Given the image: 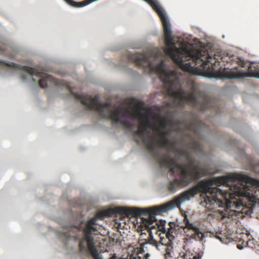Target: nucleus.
I'll use <instances>...</instances> for the list:
<instances>
[{
	"mask_svg": "<svg viewBox=\"0 0 259 259\" xmlns=\"http://www.w3.org/2000/svg\"><path fill=\"white\" fill-rule=\"evenodd\" d=\"M221 235H222V234L221 233H220V232H216L215 233V237L219 239L220 240L222 241V237L221 236Z\"/></svg>",
	"mask_w": 259,
	"mask_h": 259,
	"instance_id": "18",
	"label": "nucleus"
},
{
	"mask_svg": "<svg viewBox=\"0 0 259 259\" xmlns=\"http://www.w3.org/2000/svg\"><path fill=\"white\" fill-rule=\"evenodd\" d=\"M67 88H69V85H67Z\"/></svg>",
	"mask_w": 259,
	"mask_h": 259,
	"instance_id": "22",
	"label": "nucleus"
},
{
	"mask_svg": "<svg viewBox=\"0 0 259 259\" xmlns=\"http://www.w3.org/2000/svg\"><path fill=\"white\" fill-rule=\"evenodd\" d=\"M160 74V79L164 84V91L175 100H179L180 104L187 103L200 110L203 111L210 106L211 98L204 92L200 91L197 83L189 81L187 87L189 93L187 94L182 88L180 81L174 71H166L161 62L155 67Z\"/></svg>",
	"mask_w": 259,
	"mask_h": 259,
	"instance_id": "3",
	"label": "nucleus"
},
{
	"mask_svg": "<svg viewBox=\"0 0 259 259\" xmlns=\"http://www.w3.org/2000/svg\"><path fill=\"white\" fill-rule=\"evenodd\" d=\"M199 192L201 193L200 196L202 200L200 204L208 209H211V179H210L200 181L197 185L181 193L171 202L163 205L150 208L118 206L100 212L97 214L96 217L92 218L86 223L85 226L83 229V237L79 242V250L81 252L85 251L88 248L90 253L94 259H102L101 255L98 252L93 236V235L97 234L96 232H98L96 227V221L98 218L110 217L116 214L128 218L143 216L142 227H145L147 230H151L155 228V226L157 225L154 215L165 212L171 209L174 205L179 206L182 202L189 200L190 198L194 197Z\"/></svg>",
	"mask_w": 259,
	"mask_h": 259,
	"instance_id": "1",
	"label": "nucleus"
},
{
	"mask_svg": "<svg viewBox=\"0 0 259 259\" xmlns=\"http://www.w3.org/2000/svg\"><path fill=\"white\" fill-rule=\"evenodd\" d=\"M183 124L188 130L193 133L195 135L198 134L199 122L197 120L192 121L189 123H187L186 121H183Z\"/></svg>",
	"mask_w": 259,
	"mask_h": 259,
	"instance_id": "14",
	"label": "nucleus"
},
{
	"mask_svg": "<svg viewBox=\"0 0 259 259\" xmlns=\"http://www.w3.org/2000/svg\"><path fill=\"white\" fill-rule=\"evenodd\" d=\"M201 257H202V254L199 253H198V254L194 255L192 259H201Z\"/></svg>",
	"mask_w": 259,
	"mask_h": 259,
	"instance_id": "19",
	"label": "nucleus"
},
{
	"mask_svg": "<svg viewBox=\"0 0 259 259\" xmlns=\"http://www.w3.org/2000/svg\"><path fill=\"white\" fill-rule=\"evenodd\" d=\"M73 95L75 99L79 100L80 103L87 107V109L96 110L98 112L101 118L110 119L113 124L119 123L127 129L132 128L133 123L127 120L121 119L120 116L121 115L122 118L130 117L138 119L140 121L139 125L141 127L149 129L151 126V114L149 113L144 114L140 111L134 113L128 109H126L124 112H122L123 110L121 108L111 110L110 103L109 102L100 103L98 95L94 97L77 94H73Z\"/></svg>",
	"mask_w": 259,
	"mask_h": 259,
	"instance_id": "4",
	"label": "nucleus"
},
{
	"mask_svg": "<svg viewBox=\"0 0 259 259\" xmlns=\"http://www.w3.org/2000/svg\"><path fill=\"white\" fill-rule=\"evenodd\" d=\"M237 59L238 64L240 66H241V67H245L246 66V62H245L244 60H241L240 58H237Z\"/></svg>",
	"mask_w": 259,
	"mask_h": 259,
	"instance_id": "17",
	"label": "nucleus"
},
{
	"mask_svg": "<svg viewBox=\"0 0 259 259\" xmlns=\"http://www.w3.org/2000/svg\"><path fill=\"white\" fill-rule=\"evenodd\" d=\"M167 132H161L159 131V138H157V141L156 142V149L157 148L166 149L167 150V152L165 153H168L171 157H172L170 156V153L174 152L176 155H178L179 157H183L186 159V157L185 156L181 155L178 152L176 151V150L179 149L185 150L187 152L189 156H191L187 150L182 148H176L177 141H170L167 137Z\"/></svg>",
	"mask_w": 259,
	"mask_h": 259,
	"instance_id": "8",
	"label": "nucleus"
},
{
	"mask_svg": "<svg viewBox=\"0 0 259 259\" xmlns=\"http://www.w3.org/2000/svg\"><path fill=\"white\" fill-rule=\"evenodd\" d=\"M127 58L129 61L135 63L137 66L140 68H144L149 67L151 69H153L149 60L150 56L148 53L128 54Z\"/></svg>",
	"mask_w": 259,
	"mask_h": 259,
	"instance_id": "10",
	"label": "nucleus"
},
{
	"mask_svg": "<svg viewBox=\"0 0 259 259\" xmlns=\"http://www.w3.org/2000/svg\"><path fill=\"white\" fill-rule=\"evenodd\" d=\"M184 223L185 224V229L192 230L193 234L191 235V238L195 239V240H201L204 237V234L199 230V229L195 226L193 224L189 222V219L187 215L185 216L184 219Z\"/></svg>",
	"mask_w": 259,
	"mask_h": 259,
	"instance_id": "12",
	"label": "nucleus"
},
{
	"mask_svg": "<svg viewBox=\"0 0 259 259\" xmlns=\"http://www.w3.org/2000/svg\"><path fill=\"white\" fill-rule=\"evenodd\" d=\"M155 117L157 118V120L159 122V124L157 128L155 129L154 131V135L156 136L157 138L158 137V132H166L165 131L166 127L168 125V121L166 118L162 117L160 114H157Z\"/></svg>",
	"mask_w": 259,
	"mask_h": 259,
	"instance_id": "13",
	"label": "nucleus"
},
{
	"mask_svg": "<svg viewBox=\"0 0 259 259\" xmlns=\"http://www.w3.org/2000/svg\"><path fill=\"white\" fill-rule=\"evenodd\" d=\"M109 259H146L145 256H141L139 255V253H136L135 254H132L129 256V257L123 258L119 257L117 258V255L115 253H114L112 256Z\"/></svg>",
	"mask_w": 259,
	"mask_h": 259,
	"instance_id": "16",
	"label": "nucleus"
},
{
	"mask_svg": "<svg viewBox=\"0 0 259 259\" xmlns=\"http://www.w3.org/2000/svg\"><path fill=\"white\" fill-rule=\"evenodd\" d=\"M168 225L169 227L168 228V231L166 234L168 241L165 245L166 246V248H165L166 254L170 255L171 252L173 248L172 241L177 235V230L175 228L176 224L174 223L170 222Z\"/></svg>",
	"mask_w": 259,
	"mask_h": 259,
	"instance_id": "11",
	"label": "nucleus"
},
{
	"mask_svg": "<svg viewBox=\"0 0 259 259\" xmlns=\"http://www.w3.org/2000/svg\"><path fill=\"white\" fill-rule=\"evenodd\" d=\"M177 123H178V124H180V121H178V122H177Z\"/></svg>",
	"mask_w": 259,
	"mask_h": 259,
	"instance_id": "21",
	"label": "nucleus"
},
{
	"mask_svg": "<svg viewBox=\"0 0 259 259\" xmlns=\"http://www.w3.org/2000/svg\"><path fill=\"white\" fill-rule=\"evenodd\" d=\"M69 90H70L71 92L72 93V91H71V89H69Z\"/></svg>",
	"mask_w": 259,
	"mask_h": 259,
	"instance_id": "23",
	"label": "nucleus"
},
{
	"mask_svg": "<svg viewBox=\"0 0 259 259\" xmlns=\"http://www.w3.org/2000/svg\"><path fill=\"white\" fill-rule=\"evenodd\" d=\"M136 142H137V143H139V140H136Z\"/></svg>",
	"mask_w": 259,
	"mask_h": 259,
	"instance_id": "20",
	"label": "nucleus"
},
{
	"mask_svg": "<svg viewBox=\"0 0 259 259\" xmlns=\"http://www.w3.org/2000/svg\"><path fill=\"white\" fill-rule=\"evenodd\" d=\"M147 128L145 127H141V125H139L138 130L135 133L136 135L142 141L143 144L149 151L151 154L154 157L155 159L161 157L157 150H156V142L157 141V137L155 136H151L147 137L146 132Z\"/></svg>",
	"mask_w": 259,
	"mask_h": 259,
	"instance_id": "7",
	"label": "nucleus"
},
{
	"mask_svg": "<svg viewBox=\"0 0 259 259\" xmlns=\"http://www.w3.org/2000/svg\"><path fill=\"white\" fill-rule=\"evenodd\" d=\"M176 151L181 155L186 157L187 163L185 164H179L175 157H171L168 153H163L161 157L156 159L162 167H167L169 171L174 175L178 171L179 179H175L169 182L168 189L170 192H175L180 187H185L192 182L200 179L205 175L206 170L195 159L189 155L183 149H177Z\"/></svg>",
	"mask_w": 259,
	"mask_h": 259,
	"instance_id": "5",
	"label": "nucleus"
},
{
	"mask_svg": "<svg viewBox=\"0 0 259 259\" xmlns=\"http://www.w3.org/2000/svg\"><path fill=\"white\" fill-rule=\"evenodd\" d=\"M187 147H190L194 151H200L201 148L200 143L190 137V141L187 144Z\"/></svg>",
	"mask_w": 259,
	"mask_h": 259,
	"instance_id": "15",
	"label": "nucleus"
},
{
	"mask_svg": "<svg viewBox=\"0 0 259 259\" xmlns=\"http://www.w3.org/2000/svg\"><path fill=\"white\" fill-rule=\"evenodd\" d=\"M247 72L238 71L237 68L232 69H225L222 72L223 77L228 79L243 78L246 77H253L256 76V72L252 70V66L249 65Z\"/></svg>",
	"mask_w": 259,
	"mask_h": 259,
	"instance_id": "9",
	"label": "nucleus"
},
{
	"mask_svg": "<svg viewBox=\"0 0 259 259\" xmlns=\"http://www.w3.org/2000/svg\"><path fill=\"white\" fill-rule=\"evenodd\" d=\"M4 66L16 70H22L29 73L31 76H37L40 77V79L39 80L38 84L41 88H46L53 85L62 84L61 82H59L58 80L56 79L52 75L44 73L42 72V70H39L27 66H21L13 62L7 63L4 62Z\"/></svg>",
	"mask_w": 259,
	"mask_h": 259,
	"instance_id": "6",
	"label": "nucleus"
},
{
	"mask_svg": "<svg viewBox=\"0 0 259 259\" xmlns=\"http://www.w3.org/2000/svg\"><path fill=\"white\" fill-rule=\"evenodd\" d=\"M157 13L162 22L166 45L167 48L165 52L181 69L185 71L193 73L195 68L203 69L213 68L216 62H220L222 59L220 55L214 54L213 59L215 60L211 63L212 57L208 51L203 50L189 48L183 44L180 48H177L171 37L170 23L163 9L155 0H145Z\"/></svg>",
	"mask_w": 259,
	"mask_h": 259,
	"instance_id": "2",
	"label": "nucleus"
}]
</instances>
